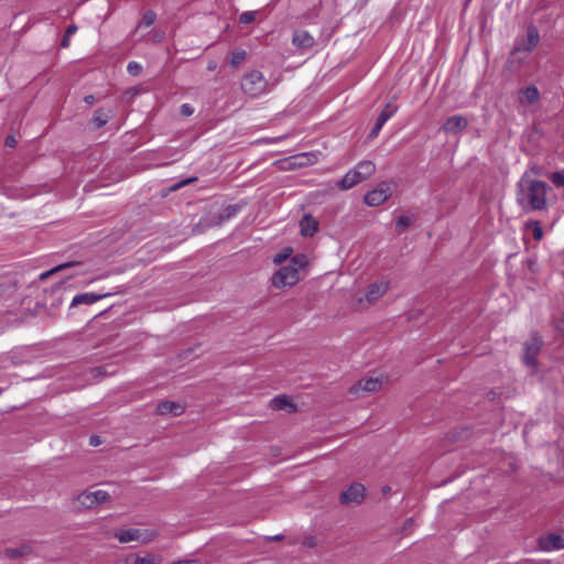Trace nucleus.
<instances>
[{
    "mask_svg": "<svg viewBox=\"0 0 564 564\" xmlns=\"http://www.w3.org/2000/svg\"><path fill=\"white\" fill-rule=\"evenodd\" d=\"M547 184L539 180L518 182L517 202L524 209L543 210L546 208Z\"/></svg>",
    "mask_w": 564,
    "mask_h": 564,
    "instance_id": "1",
    "label": "nucleus"
},
{
    "mask_svg": "<svg viewBox=\"0 0 564 564\" xmlns=\"http://www.w3.org/2000/svg\"><path fill=\"white\" fill-rule=\"evenodd\" d=\"M241 89L246 95L256 98L268 91V80L260 70L253 69L242 77Z\"/></svg>",
    "mask_w": 564,
    "mask_h": 564,
    "instance_id": "2",
    "label": "nucleus"
},
{
    "mask_svg": "<svg viewBox=\"0 0 564 564\" xmlns=\"http://www.w3.org/2000/svg\"><path fill=\"white\" fill-rule=\"evenodd\" d=\"M300 281V272L289 263L281 267L272 276V284L276 288L292 286Z\"/></svg>",
    "mask_w": 564,
    "mask_h": 564,
    "instance_id": "3",
    "label": "nucleus"
},
{
    "mask_svg": "<svg viewBox=\"0 0 564 564\" xmlns=\"http://www.w3.org/2000/svg\"><path fill=\"white\" fill-rule=\"evenodd\" d=\"M542 348V339L536 334H532L529 340L524 343L523 362L533 369L538 367L536 357Z\"/></svg>",
    "mask_w": 564,
    "mask_h": 564,
    "instance_id": "4",
    "label": "nucleus"
},
{
    "mask_svg": "<svg viewBox=\"0 0 564 564\" xmlns=\"http://www.w3.org/2000/svg\"><path fill=\"white\" fill-rule=\"evenodd\" d=\"M392 196V187L389 183L383 182L377 188L369 191L365 195V203L368 206L377 207L383 204Z\"/></svg>",
    "mask_w": 564,
    "mask_h": 564,
    "instance_id": "5",
    "label": "nucleus"
},
{
    "mask_svg": "<svg viewBox=\"0 0 564 564\" xmlns=\"http://www.w3.org/2000/svg\"><path fill=\"white\" fill-rule=\"evenodd\" d=\"M110 499V495L105 490H96V491H84L77 497L78 503L86 508H94L102 502H106Z\"/></svg>",
    "mask_w": 564,
    "mask_h": 564,
    "instance_id": "6",
    "label": "nucleus"
},
{
    "mask_svg": "<svg viewBox=\"0 0 564 564\" xmlns=\"http://www.w3.org/2000/svg\"><path fill=\"white\" fill-rule=\"evenodd\" d=\"M365 486L359 482H355L340 494L339 501L343 505L360 503L365 498Z\"/></svg>",
    "mask_w": 564,
    "mask_h": 564,
    "instance_id": "7",
    "label": "nucleus"
},
{
    "mask_svg": "<svg viewBox=\"0 0 564 564\" xmlns=\"http://www.w3.org/2000/svg\"><path fill=\"white\" fill-rule=\"evenodd\" d=\"M543 551H554L564 549V530L561 532L549 533L539 541Z\"/></svg>",
    "mask_w": 564,
    "mask_h": 564,
    "instance_id": "8",
    "label": "nucleus"
},
{
    "mask_svg": "<svg viewBox=\"0 0 564 564\" xmlns=\"http://www.w3.org/2000/svg\"><path fill=\"white\" fill-rule=\"evenodd\" d=\"M467 126L468 121L464 116L455 115L448 117L442 124L441 129L446 133L456 134L457 132L466 129Z\"/></svg>",
    "mask_w": 564,
    "mask_h": 564,
    "instance_id": "9",
    "label": "nucleus"
},
{
    "mask_svg": "<svg viewBox=\"0 0 564 564\" xmlns=\"http://www.w3.org/2000/svg\"><path fill=\"white\" fill-rule=\"evenodd\" d=\"M113 293L107 292V293H93V292H85L76 294L70 303V307L78 306V305H91L96 303L97 301L108 297L112 295Z\"/></svg>",
    "mask_w": 564,
    "mask_h": 564,
    "instance_id": "10",
    "label": "nucleus"
},
{
    "mask_svg": "<svg viewBox=\"0 0 564 564\" xmlns=\"http://www.w3.org/2000/svg\"><path fill=\"white\" fill-rule=\"evenodd\" d=\"M381 384L382 381L379 378H365L354 384L349 389V392L356 395H359L360 391L375 392L381 387Z\"/></svg>",
    "mask_w": 564,
    "mask_h": 564,
    "instance_id": "11",
    "label": "nucleus"
},
{
    "mask_svg": "<svg viewBox=\"0 0 564 564\" xmlns=\"http://www.w3.org/2000/svg\"><path fill=\"white\" fill-rule=\"evenodd\" d=\"M292 43L299 48H311L315 44V39L305 30L295 31Z\"/></svg>",
    "mask_w": 564,
    "mask_h": 564,
    "instance_id": "12",
    "label": "nucleus"
},
{
    "mask_svg": "<svg viewBox=\"0 0 564 564\" xmlns=\"http://www.w3.org/2000/svg\"><path fill=\"white\" fill-rule=\"evenodd\" d=\"M540 98V91L536 86L531 85L519 91V102L521 105L535 104Z\"/></svg>",
    "mask_w": 564,
    "mask_h": 564,
    "instance_id": "13",
    "label": "nucleus"
},
{
    "mask_svg": "<svg viewBox=\"0 0 564 564\" xmlns=\"http://www.w3.org/2000/svg\"><path fill=\"white\" fill-rule=\"evenodd\" d=\"M301 235L312 237L318 230V223L312 215H304L300 221Z\"/></svg>",
    "mask_w": 564,
    "mask_h": 564,
    "instance_id": "14",
    "label": "nucleus"
},
{
    "mask_svg": "<svg viewBox=\"0 0 564 564\" xmlns=\"http://www.w3.org/2000/svg\"><path fill=\"white\" fill-rule=\"evenodd\" d=\"M389 289L388 282L372 283L368 286L366 292V300L373 303L379 300Z\"/></svg>",
    "mask_w": 564,
    "mask_h": 564,
    "instance_id": "15",
    "label": "nucleus"
},
{
    "mask_svg": "<svg viewBox=\"0 0 564 564\" xmlns=\"http://www.w3.org/2000/svg\"><path fill=\"white\" fill-rule=\"evenodd\" d=\"M155 411L160 415H164L167 413H173L174 415H181L184 412V406L177 402L162 401L156 405Z\"/></svg>",
    "mask_w": 564,
    "mask_h": 564,
    "instance_id": "16",
    "label": "nucleus"
},
{
    "mask_svg": "<svg viewBox=\"0 0 564 564\" xmlns=\"http://www.w3.org/2000/svg\"><path fill=\"white\" fill-rule=\"evenodd\" d=\"M540 42V34L534 25H529L527 30V41L522 47H517L525 52H531Z\"/></svg>",
    "mask_w": 564,
    "mask_h": 564,
    "instance_id": "17",
    "label": "nucleus"
},
{
    "mask_svg": "<svg viewBox=\"0 0 564 564\" xmlns=\"http://www.w3.org/2000/svg\"><path fill=\"white\" fill-rule=\"evenodd\" d=\"M361 178L355 169L348 171L339 183L341 189H350L357 184L361 183Z\"/></svg>",
    "mask_w": 564,
    "mask_h": 564,
    "instance_id": "18",
    "label": "nucleus"
},
{
    "mask_svg": "<svg viewBox=\"0 0 564 564\" xmlns=\"http://www.w3.org/2000/svg\"><path fill=\"white\" fill-rule=\"evenodd\" d=\"M141 535H142V533L139 529L120 530V531L116 532V534H115V536L121 543L138 541V540H140Z\"/></svg>",
    "mask_w": 564,
    "mask_h": 564,
    "instance_id": "19",
    "label": "nucleus"
},
{
    "mask_svg": "<svg viewBox=\"0 0 564 564\" xmlns=\"http://www.w3.org/2000/svg\"><path fill=\"white\" fill-rule=\"evenodd\" d=\"M355 170L359 174L361 181H365L376 172V164L368 160L361 161L356 165Z\"/></svg>",
    "mask_w": 564,
    "mask_h": 564,
    "instance_id": "20",
    "label": "nucleus"
},
{
    "mask_svg": "<svg viewBox=\"0 0 564 564\" xmlns=\"http://www.w3.org/2000/svg\"><path fill=\"white\" fill-rule=\"evenodd\" d=\"M240 206L237 204L228 205L226 206L219 214H218V221L217 224L220 225L227 220H229L231 217L236 216L240 212Z\"/></svg>",
    "mask_w": 564,
    "mask_h": 564,
    "instance_id": "21",
    "label": "nucleus"
},
{
    "mask_svg": "<svg viewBox=\"0 0 564 564\" xmlns=\"http://www.w3.org/2000/svg\"><path fill=\"white\" fill-rule=\"evenodd\" d=\"M156 562V557L153 554H147L145 556L139 555H129L126 560L127 564H154Z\"/></svg>",
    "mask_w": 564,
    "mask_h": 564,
    "instance_id": "22",
    "label": "nucleus"
},
{
    "mask_svg": "<svg viewBox=\"0 0 564 564\" xmlns=\"http://www.w3.org/2000/svg\"><path fill=\"white\" fill-rule=\"evenodd\" d=\"M397 111L398 106L393 105L392 102H388L380 111L378 119H380L383 122H387Z\"/></svg>",
    "mask_w": 564,
    "mask_h": 564,
    "instance_id": "23",
    "label": "nucleus"
},
{
    "mask_svg": "<svg viewBox=\"0 0 564 564\" xmlns=\"http://www.w3.org/2000/svg\"><path fill=\"white\" fill-rule=\"evenodd\" d=\"M109 120V116L105 112L102 108H99L95 111L93 117V122L96 128L104 127Z\"/></svg>",
    "mask_w": 564,
    "mask_h": 564,
    "instance_id": "24",
    "label": "nucleus"
},
{
    "mask_svg": "<svg viewBox=\"0 0 564 564\" xmlns=\"http://www.w3.org/2000/svg\"><path fill=\"white\" fill-rule=\"evenodd\" d=\"M78 264H80V262H77V261H69V262L62 263V264H59V265H57V267H55V268H53V269H51L48 271H45V272L41 273L40 279L41 280H45L46 278H48L50 275H52L55 272H58V271H62L64 269H67V268L74 267V265H78Z\"/></svg>",
    "mask_w": 564,
    "mask_h": 564,
    "instance_id": "25",
    "label": "nucleus"
},
{
    "mask_svg": "<svg viewBox=\"0 0 564 564\" xmlns=\"http://www.w3.org/2000/svg\"><path fill=\"white\" fill-rule=\"evenodd\" d=\"M273 409L284 410L288 406H294L286 395H278L272 400Z\"/></svg>",
    "mask_w": 564,
    "mask_h": 564,
    "instance_id": "26",
    "label": "nucleus"
},
{
    "mask_svg": "<svg viewBox=\"0 0 564 564\" xmlns=\"http://www.w3.org/2000/svg\"><path fill=\"white\" fill-rule=\"evenodd\" d=\"M247 53L245 50H236L231 53L230 65L237 67L246 59Z\"/></svg>",
    "mask_w": 564,
    "mask_h": 564,
    "instance_id": "27",
    "label": "nucleus"
},
{
    "mask_svg": "<svg viewBox=\"0 0 564 564\" xmlns=\"http://www.w3.org/2000/svg\"><path fill=\"white\" fill-rule=\"evenodd\" d=\"M30 549L28 546L21 547H8L6 549V555L11 558H18L25 555Z\"/></svg>",
    "mask_w": 564,
    "mask_h": 564,
    "instance_id": "28",
    "label": "nucleus"
},
{
    "mask_svg": "<svg viewBox=\"0 0 564 564\" xmlns=\"http://www.w3.org/2000/svg\"><path fill=\"white\" fill-rule=\"evenodd\" d=\"M77 32V26L75 24H70L66 28V31L62 37L61 46L66 48L69 46L70 36Z\"/></svg>",
    "mask_w": 564,
    "mask_h": 564,
    "instance_id": "29",
    "label": "nucleus"
},
{
    "mask_svg": "<svg viewBox=\"0 0 564 564\" xmlns=\"http://www.w3.org/2000/svg\"><path fill=\"white\" fill-rule=\"evenodd\" d=\"M549 180L553 183L555 187H564V169L552 172L549 175Z\"/></svg>",
    "mask_w": 564,
    "mask_h": 564,
    "instance_id": "30",
    "label": "nucleus"
},
{
    "mask_svg": "<svg viewBox=\"0 0 564 564\" xmlns=\"http://www.w3.org/2000/svg\"><path fill=\"white\" fill-rule=\"evenodd\" d=\"M155 20H156V13L152 10H148L144 12L142 20L139 23V28H141V26L149 28L155 22Z\"/></svg>",
    "mask_w": 564,
    "mask_h": 564,
    "instance_id": "31",
    "label": "nucleus"
},
{
    "mask_svg": "<svg viewBox=\"0 0 564 564\" xmlns=\"http://www.w3.org/2000/svg\"><path fill=\"white\" fill-rule=\"evenodd\" d=\"M413 220L409 216H400L395 221V228L399 232L404 231L408 227L412 225Z\"/></svg>",
    "mask_w": 564,
    "mask_h": 564,
    "instance_id": "32",
    "label": "nucleus"
},
{
    "mask_svg": "<svg viewBox=\"0 0 564 564\" xmlns=\"http://www.w3.org/2000/svg\"><path fill=\"white\" fill-rule=\"evenodd\" d=\"M289 264L294 265L296 268V271L300 272V270L303 269L307 264V260L304 254H296L291 259Z\"/></svg>",
    "mask_w": 564,
    "mask_h": 564,
    "instance_id": "33",
    "label": "nucleus"
},
{
    "mask_svg": "<svg viewBox=\"0 0 564 564\" xmlns=\"http://www.w3.org/2000/svg\"><path fill=\"white\" fill-rule=\"evenodd\" d=\"M384 124H386V122H383V121H381L380 119L377 118L376 123L372 127V129L370 130V132H369L367 138L369 140L376 139L379 135V133H380V131H381V129H382V127Z\"/></svg>",
    "mask_w": 564,
    "mask_h": 564,
    "instance_id": "34",
    "label": "nucleus"
},
{
    "mask_svg": "<svg viewBox=\"0 0 564 564\" xmlns=\"http://www.w3.org/2000/svg\"><path fill=\"white\" fill-rule=\"evenodd\" d=\"M257 11H245L239 17L241 24H249L256 20Z\"/></svg>",
    "mask_w": 564,
    "mask_h": 564,
    "instance_id": "35",
    "label": "nucleus"
},
{
    "mask_svg": "<svg viewBox=\"0 0 564 564\" xmlns=\"http://www.w3.org/2000/svg\"><path fill=\"white\" fill-rule=\"evenodd\" d=\"M142 66L138 62L131 61L127 65V70L132 76H139L142 73Z\"/></svg>",
    "mask_w": 564,
    "mask_h": 564,
    "instance_id": "36",
    "label": "nucleus"
},
{
    "mask_svg": "<svg viewBox=\"0 0 564 564\" xmlns=\"http://www.w3.org/2000/svg\"><path fill=\"white\" fill-rule=\"evenodd\" d=\"M291 252H292L291 248H285L282 252L278 253L274 257V262L278 264L284 262L290 257Z\"/></svg>",
    "mask_w": 564,
    "mask_h": 564,
    "instance_id": "37",
    "label": "nucleus"
},
{
    "mask_svg": "<svg viewBox=\"0 0 564 564\" xmlns=\"http://www.w3.org/2000/svg\"><path fill=\"white\" fill-rule=\"evenodd\" d=\"M195 181H196V177H188V178L182 180V181L175 183L174 185H172L170 187V191L175 192V191L182 188L183 186L191 184Z\"/></svg>",
    "mask_w": 564,
    "mask_h": 564,
    "instance_id": "38",
    "label": "nucleus"
},
{
    "mask_svg": "<svg viewBox=\"0 0 564 564\" xmlns=\"http://www.w3.org/2000/svg\"><path fill=\"white\" fill-rule=\"evenodd\" d=\"M194 112V108L189 104H183L180 107V113L184 117L192 116Z\"/></svg>",
    "mask_w": 564,
    "mask_h": 564,
    "instance_id": "39",
    "label": "nucleus"
},
{
    "mask_svg": "<svg viewBox=\"0 0 564 564\" xmlns=\"http://www.w3.org/2000/svg\"><path fill=\"white\" fill-rule=\"evenodd\" d=\"M554 328L558 333H564V308L561 317L554 321Z\"/></svg>",
    "mask_w": 564,
    "mask_h": 564,
    "instance_id": "40",
    "label": "nucleus"
},
{
    "mask_svg": "<svg viewBox=\"0 0 564 564\" xmlns=\"http://www.w3.org/2000/svg\"><path fill=\"white\" fill-rule=\"evenodd\" d=\"M533 238L536 240H540L543 236V230L539 224H535V227L533 229Z\"/></svg>",
    "mask_w": 564,
    "mask_h": 564,
    "instance_id": "41",
    "label": "nucleus"
},
{
    "mask_svg": "<svg viewBox=\"0 0 564 564\" xmlns=\"http://www.w3.org/2000/svg\"><path fill=\"white\" fill-rule=\"evenodd\" d=\"M15 144H17V140H15V138L13 135L7 137V139H6V145L7 147L13 148V147H15Z\"/></svg>",
    "mask_w": 564,
    "mask_h": 564,
    "instance_id": "42",
    "label": "nucleus"
},
{
    "mask_svg": "<svg viewBox=\"0 0 564 564\" xmlns=\"http://www.w3.org/2000/svg\"><path fill=\"white\" fill-rule=\"evenodd\" d=\"M171 564H200L197 560H181V561H174Z\"/></svg>",
    "mask_w": 564,
    "mask_h": 564,
    "instance_id": "43",
    "label": "nucleus"
},
{
    "mask_svg": "<svg viewBox=\"0 0 564 564\" xmlns=\"http://www.w3.org/2000/svg\"><path fill=\"white\" fill-rule=\"evenodd\" d=\"M89 444H90L91 446H98V445L100 444V438H99V436H97V435H93V436H90V438H89Z\"/></svg>",
    "mask_w": 564,
    "mask_h": 564,
    "instance_id": "44",
    "label": "nucleus"
},
{
    "mask_svg": "<svg viewBox=\"0 0 564 564\" xmlns=\"http://www.w3.org/2000/svg\"><path fill=\"white\" fill-rule=\"evenodd\" d=\"M96 98L94 95H87L84 98V101L88 105H93L95 102Z\"/></svg>",
    "mask_w": 564,
    "mask_h": 564,
    "instance_id": "45",
    "label": "nucleus"
},
{
    "mask_svg": "<svg viewBox=\"0 0 564 564\" xmlns=\"http://www.w3.org/2000/svg\"><path fill=\"white\" fill-rule=\"evenodd\" d=\"M93 373H94V376H95V377H98V376L104 375V369H102V367H96V368H94V369H93Z\"/></svg>",
    "mask_w": 564,
    "mask_h": 564,
    "instance_id": "46",
    "label": "nucleus"
},
{
    "mask_svg": "<svg viewBox=\"0 0 564 564\" xmlns=\"http://www.w3.org/2000/svg\"><path fill=\"white\" fill-rule=\"evenodd\" d=\"M283 539H284V536L282 534H276V535L267 538L268 541H281Z\"/></svg>",
    "mask_w": 564,
    "mask_h": 564,
    "instance_id": "47",
    "label": "nucleus"
},
{
    "mask_svg": "<svg viewBox=\"0 0 564 564\" xmlns=\"http://www.w3.org/2000/svg\"><path fill=\"white\" fill-rule=\"evenodd\" d=\"M304 544L306 546H313L315 543H314V538H308L305 540Z\"/></svg>",
    "mask_w": 564,
    "mask_h": 564,
    "instance_id": "48",
    "label": "nucleus"
},
{
    "mask_svg": "<svg viewBox=\"0 0 564 564\" xmlns=\"http://www.w3.org/2000/svg\"><path fill=\"white\" fill-rule=\"evenodd\" d=\"M382 491H383V494H384V495H386V494H388V492L390 491V487H384V488L382 489Z\"/></svg>",
    "mask_w": 564,
    "mask_h": 564,
    "instance_id": "49",
    "label": "nucleus"
},
{
    "mask_svg": "<svg viewBox=\"0 0 564 564\" xmlns=\"http://www.w3.org/2000/svg\"><path fill=\"white\" fill-rule=\"evenodd\" d=\"M412 522H413V520H412V519H409V520L406 521V524H408V523H412Z\"/></svg>",
    "mask_w": 564,
    "mask_h": 564,
    "instance_id": "50",
    "label": "nucleus"
}]
</instances>
